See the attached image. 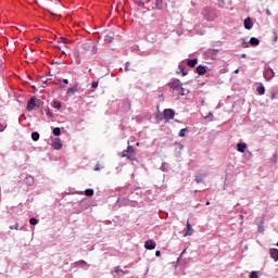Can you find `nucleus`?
I'll return each instance as SVG.
<instances>
[{
  "label": "nucleus",
  "mask_w": 278,
  "mask_h": 278,
  "mask_svg": "<svg viewBox=\"0 0 278 278\" xmlns=\"http://www.w3.org/2000/svg\"><path fill=\"white\" fill-rule=\"evenodd\" d=\"M8 129V124L7 123H0V132L5 131Z\"/></svg>",
  "instance_id": "2f4dec72"
},
{
  "label": "nucleus",
  "mask_w": 278,
  "mask_h": 278,
  "mask_svg": "<svg viewBox=\"0 0 278 278\" xmlns=\"http://www.w3.org/2000/svg\"><path fill=\"white\" fill-rule=\"evenodd\" d=\"M151 10H164V0H156L155 5H152Z\"/></svg>",
  "instance_id": "f8f14e48"
},
{
  "label": "nucleus",
  "mask_w": 278,
  "mask_h": 278,
  "mask_svg": "<svg viewBox=\"0 0 278 278\" xmlns=\"http://www.w3.org/2000/svg\"><path fill=\"white\" fill-rule=\"evenodd\" d=\"M218 55V49H207L204 52V56L206 60H216V56Z\"/></svg>",
  "instance_id": "20e7f679"
},
{
  "label": "nucleus",
  "mask_w": 278,
  "mask_h": 278,
  "mask_svg": "<svg viewBox=\"0 0 278 278\" xmlns=\"http://www.w3.org/2000/svg\"><path fill=\"white\" fill-rule=\"evenodd\" d=\"M192 225L190 223H187V231L185 232V236H192Z\"/></svg>",
  "instance_id": "bb28decb"
},
{
  "label": "nucleus",
  "mask_w": 278,
  "mask_h": 278,
  "mask_svg": "<svg viewBox=\"0 0 278 278\" xmlns=\"http://www.w3.org/2000/svg\"><path fill=\"white\" fill-rule=\"evenodd\" d=\"M52 108H54V110H62V102L59 100H53Z\"/></svg>",
  "instance_id": "5701e85b"
},
{
  "label": "nucleus",
  "mask_w": 278,
  "mask_h": 278,
  "mask_svg": "<svg viewBox=\"0 0 278 278\" xmlns=\"http://www.w3.org/2000/svg\"><path fill=\"white\" fill-rule=\"evenodd\" d=\"M64 194H71V192H65Z\"/></svg>",
  "instance_id": "338daca9"
},
{
  "label": "nucleus",
  "mask_w": 278,
  "mask_h": 278,
  "mask_svg": "<svg viewBox=\"0 0 278 278\" xmlns=\"http://www.w3.org/2000/svg\"><path fill=\"white\" fill-rule=\"evenodd\" d=\"M178 71H180V73L182 74V77H186V75H188L186 67L181 63L178 65Z\"/></svg>",
  "instance_id": "a878e982"
},
{
  "label": "nucleus",
  "mask_w": 278,
  "mask_h": 278,
  "mask_svg": "<svg viewBox=\"0 0 278 278\" xmlns=\"http://www.w3.org/2000/svg\"><path fill=\"white\" fill-rule=\"evenodd\" d=\"M176 114L177 113L175 112V110L165 109L163 113L156 114V118H159V121H166V123H168V121H173V118H175Z\"/></svg>",
  "instance_id": "f03ea898"
},
{
  "label": "nucleus",
  "mask_w": 278,
  "mask_h": 278,
  "mask_svg": "<svg viewBox=\"0 0 278 278\" xmlns=\"http://www.w3.org/2000/svg\"><path fill=\"white\" fill-rule=\"evenodd\" d=\"M242 47H244V49H249V42H247L244 39L242 41Z\"/></svg>",
  "instance_id": "49530a36"
},
{
  "label": "nucleus",
  "mask_w": 278,
  "mask_h": 278,
  "mask_svg": "<svg viewBox=\"0 0 278 278\" xmlns=\"http://www.w3.org/2000/svg\"><path fill=\"white\" fill-rule=\"evenodd\" d=\"M137 5L138 8H144V1L142 0L137 1Z\"/></svg>",
  "instance_id": "a19ab883"
},
{
  "label": "nucleus",
  "mask_w": 278,
  "mask_h": 278,
  "mask_svg": "<svg viewBox=\"0 0 278 278\" xmlns=\"http://www.w3.org/2000/svg\"><path fill=\"white\" fill-rule=\"evenodd\" d=\"M266 14H267L268 16H270V10H267V11H266Z\"/></svg>",
  "instance_id": "bf43d9fd"
},
{
  "label": "nucleus",
  "mask_w": 278,
  "mask_h": 278,
  "mask_svg": "<svg viewBox=\"0 0 278 278\" xmlns=\"http://www.w3.org/2000/svg\"><path fill=\"white\" fill-rule=\"evenodd\" d=\"M41 81H42V84H47V81H51V78H49L47 76H42Z\"/></svg>",
  "instance_id": "4c0bfd02"
},
{
  "label": "nucleus",
  "mask_w": 278,
  "mask_h": 278,
  "mask_svg": "<svg viewBox=\"0 0 278 278\" xmlns=\"http://www.w3.org/2000/svg\"><path fill=\"white\" fill-rule=\"evenodd\" d=\"M277 40H278V37H277V36H275V38H274V42H277Z\"/></svg>",
  "instance_id": "052dcab7"
},
{
  "label": "nucleus",
  "mask_w": 278,
  "mask_h": 278,
  "mask_svg": "<svg viewBox=\"0 0 278 278\" xmlns=\"http://www.w3.org/2000/svg\"><path fill=\"white\" fill-rule=\"evenodd\" d=\"M75 92H77V84L67 89L66 97H73Z\"/></svg>",
  "instance_id": "a211bd4d"
},
{
  "label": "nucleus",
  "mask_w": 278,
  "mask_h": 278,
  "mask_svg": "<svg viewBox=\"0 0 278 278\" xmlns=\"http://www.w3.org/2000/svg\"><path fill=\"white\" fill-rule=\"evenodd\" d=\"M119 190H121L122 194H127V192L129 191V189H125L123 187Z\"/></svg>",
  "instance_id": "09e8293b"
},
{
  "label": "nucleus",
  "mask_w": 278,
  "mask_h": 278,
  "mask_svg": "<svg viewBox=\"0 0 278 278\" xmlns=\"http://www.w3.org/2000/svg\"><path fill=\"white\" fill-rule=\"evenodd\" d=\"M205 205H210V201H206Z\"/></svg>",
  "instance_id": "0e129e2a"
},
{
  "label": "nucleus",
  "mask_w": 278,
  "mask_h": 278,
  "mask_svg": "<svg viewBox=\"0 0 278 278\" xmlns=\"http://www.w3.org/2000/svg\"><path fill=\"white\" fill-rule=\"evenodd\" d=\"M250 278H260V274L257 271H251L250 273Z\"/></svg>",
  "instance_id": "f704fd0d"
},
{
  "label": "nucleus",
  "mask_w": 278,
  "mask_h": 278,
  "mask_svg": "<svg viewBox=\"0 0 278 278\" xmlns=\"http://www.w3.org/2000/svg\"><path fill=\"white\" fill-rule=\"evenodd\" d=\"M256 92L257 94H260L261 97L266 94V87H264V84H261L257 88H256Z\"/></svg>",
  "instance_id": "6ab92c4d"
},
{
  "label": "nucleus",
  "mask_w": 278,
  "mask_h": 278,
  "mask_svg": "<svg viewBox=\"0 0 278 278\" xmlns=\"http://www.w3.org/2000/svg\"><path fill=\"white\" fill-rule=\"evenodd\" d=\"M24 181H25L26 186H34V182H35L33 176H26Z\"/></svg>",
  "instance_id": "b1692460"
},
{
  "label": "nucleus",
  "mask_w": 278,
  "mask_h": 278,
  "mask_svg": "<svg viewBox=\"0 0 278 278\" xmlns=\"http://www.w3.org/2000/svg\"><path fill=\"white\" fill-rule=\"evenodd\" d=\"M241 220H244V215H239Z\"/></svg>",
  "instance_id": "680f3d73"
},
{
  "label": "nucleus",
  "mask_w": 278,
  "mask_h": 278,
  "mask_svg": "<svg viewBox=\"0 0 278 278\" xmlns=\"http://www.w3.org/2000/svg\"><path fill=\"white\" fill-rule=\"evenodd\" d=\"M177 148H176V151H184V144L181 143H176Z\"/></svg>",
  "instance_id": "58836bf2"
},
{
  "label": "nucleus",
  "mask_w": 278,
  "mask_h": 278,
  "mask_svg": "<svg viewBox=\"0 0 278 278\" xmlns=\"http://www.w3.org/2000/svg\"><path fill=\"white\" fill-rule=\"evenodd\" d=\"M124 104L127 105L126 106V112H129L130 108H129V100H125Z\"/></svg>",
  "instance_id": "c03bdc74"
},
{
  "label": "nucleus",
  "mask_w": 278,
  "mask_h": 278,
  "mask_svg": "<svg viewBox=\"0 0 278 278\" xmlns=\"http://www.w3.org/2000/svg\"><path fill=\"white\" fill-rule=\"evenodd\" d=\"M80 194H85V197H94V189H86L84 192H80Z\"/></svg>",
  "instance_id": "412c9836"
},
{
  "label": "nucleus",
  "mask_w": 278,
  "mask_h": 278,
  "mask_svg": "<svg viewBox=\"0 0 278 278\" xmlns=\"http://www.w3.org/2000/svg\"><path fill=\"white\" fill-rule=\"evenodd\" d=\"M91 88H93V90L97 89V88H99V80H93V81L91 83Z\"/></svg>",
  "instance_id": "c9c22d12"
},
{
  "label": "nucleus",
  "mask_w": 278,
  "mask_h": 278,
  "mask_svg": "<svg viewBox=\"0 0 278 278\" xmlns=\"http://www.w3.org/2000/svg\"><path fill=\"white\" fill-rule=\"evenodd\" d=\"M276 99V94L271 93V100Z\"/></svg>",
  "instance_id": "13d9d810"
},
{
  "label": "nucleus",
  "mask_w": 278,
  "mask_h": 278,
  "mask_svg": "<svg viewBox=\"0 0 278 278\" xmlns=\"http://www.w3.org/2000/svg\"><path fill=\"white\" fill-rule=\"evenodd\" d=\"M94 170H96V172L101 170V167L99 166V164L96 165Z\"/></svg>",
  "instance_id": "3c124183"
},
{
  "label": "nucleus",
  "mask_w": 278,
  "mask_h": 278,
  "mask_svg": "<svg viewBox=\"0 0 278 278\" xmlns=\"http://www.w3.org/2000/svg\"><path fill=\"white\" fill-rule=\"evenodd\" d=\"M155 247H157V244L153 239L147 240L144 242V249H147V251H153Z\"/></svg>",
  "instance_id": "1a4fd4ad"
},
{
  "label": "nucleus",
  "mask_w": 278,
  "mask_h": 278,
  "mask_svg": "<svg viewBox=\"0 0 278 278\" xmlns=\"http://www.w3.org/2000/svg\"><path fill=\"white\" fill-rule=\"evenodd\" d=\"M249 45H251V47H258L260 39H257L256 37H252L250 38Z\"/></svg>",
  "instance_id": "aec40b11"
},
{
  "label": "nucleus",
  "mask_w": 278,
  "mask_h": 278,
  "mask_svg": "<svg viewBox=\"0 0 278 278\" xmlns=\"http://www.w3.org/2000/svg\"><path fill=\"white\" fill-rule=\"evenodd\" d=\"M207 21H214V13H212L211 17H206Z\"/></svg>",
  "instance_id": "603ef678"
},
{
  "label": "nucleus",
  "mask_w": 278,
  "mask_h": 278,
  "mask_svg": "<svg viewBox=\"0 0 278 278\" xmlns=\"http://www.w3.org/2000/svg\"><path fill=\"white\" fill-rule=\"evenodd\" d=\"M169 88H172L174 92H178L180 97H188L190 94V89L185 88L184 84H181L179 80H174L170 83Z\"/></svg>",
  "instance_id": "f257e3e1"
},
{
  "label": "nucleus",
  "mask_w": 278,
  "mask_h": 278,
  "mask_svg": "<svg viewBox=\"0 0 278 278\" xmlns=\"http://www.w3.org/2000/svg\"><path fill=\"white\" fill-rule=\"evenodd\" d=\"M237 151L239 153H244V151H247V143L245 142L237 143Z\"/></svg>",
  "instance_id": "dca6fc26"
},
{
  "label": "nucleus",
  "mask_w": 278,
  "mask_h": 278,
  "mask_svg": "<svg viewBox=\"0 0 278 278\" xmlns=\"http://www.w3.org/2000/svg\"><path fill=\"white\" fill-rule=\"evenodd\" d=\"M129 66H130V63L129 62H126L125 63V67H124V71L127 73L129 72Z\"/></svg>",
  "instance_id": "37998d69"
},
{
  "label": "nucleus",
  "mask_w": 278,
  "mask_h": 278,
  "mask_svg": "<svg viewBox=\"0 0 278 278\" xmlns=\"http://www.w3.org/2000/svg\"><path fill=\"white\" fill-rule=\"evenodd\" d=\"M199 64V59H187V66H190V68H194Z\"/></svg>",
  "instance_id": "4468645a"
},
{
  "label": "nucleus",
  "mask_w": 278,
  "mask_h": 278,
  "mask_svg": "<svg viewBox=\"0 0 278 278\" xmlns=\"http://www.w3.org/2000/svg\"><path fill=\"white\" fill-rule=\"evenodd\" d=\"M186 131H188V128H181L178 134L179 138H186Z\"/></svg>",
  "instance_id": "c85d7f7f"
},
{
  "label": "nucleus",
  "mask_w": 278,
  "mask_h": 278,
  "mask_svg": "<svg viewBox=\"0 0 278 278\" xmlns=\"http://www.w3.org/2000/svg\"><path fill=\"white\" fill-rule=\"evenodd\" d=\"M35 108H36V97H31L27 102L26 110L27 112H31L35 110Z\"/></svg>",
  "instance_id": "6e6552de"
},
{
  "label": "nucleus",
  "mask_w": 278,
  "mask_h": 278,
  "mask_svg": "<svg viewBox=\"0 0 278 278\" xmlns=\"http://www.w3.org/2000/svg\"><path fill=\"white\" fill-rule=\"evenodd\" d=\"M204 118L205 121H212L214 118V113L210 112Z\"/></svg>",
  "instance_id": "e433bc0d"
},
{
  "label": "nucleus",
  "mask_w": 278,
  "mask_h": 278,
  "mask_svg": "<svg viewBox=\"0 0 278 278\" xmlns=\"http://www.w3.org/2000/svg\"><path fill=\"white\" fill-rule=\"evenodd\" d=\"M195 73H198V75H205V73H207V66L198 65L195 68Z\"/></svg>",
  "instance_id": "ddd939ff"
},
{
  "label": "nucleus",
  "mask_w": 278,
  "mask_h": 278,
  "mask_svg": "<svg viewBox=\"0 0 278 278\" xmlns=\"http://www.w3.org/2000/svg\"><path fill=\"white\" fill-rule=\"evenodd\" d=\"M116 205L119 207H127V205H129V195H121L116 201Z\"/></svg>",
  "instance_id": "39448f33"
},
{
  "label": "nucleus",
  "mask_w": 278,
  "mask_h": 278,
  "mask_svg": "<svg viewBox=\"0 0 278 278\" xmlns=\"http://www.w3.org/2000/svg\"><path fill=\"white\" fill-rule=\"evenodd\" d=\"M258 232L264 233V225H258Z\"/></svg>",
  "instance_id": "de8ad7c7"
},
{
  "label": "nucleus",
  "mask_w": 278,
  "mask_h": 278,
  "mask_svg": "<svg viewBox=\"0 0 278 278\" xmlns=\"http://www.w3.org/2000/svg\"><path fill=\"white\" fill-rule=\"evenodd\" d=\"M46 114H47V116H49V118H53L54 117L53 111H51V109H47Z\"/></svg>",
  "instance_id": "473e14b6"
},
{
  "label": "nucleus",
  "mask_w": 278,
  "mask_h": 278,
  "mask_svg": "<svg viewBox=\"0 0 278 278\" xmlns=\"http://www.w3.org/2000/svg\"><path fill=\"white\" fill-rule=\"evenodd\" d=\"M63 54H66V52L62 51Z\"/></svg>",
  "instance_id": "774afa93"
},
{
  "label": "nucleus",
  "mask_w": 278,
  "mask_h": 278,
  "mask_svg": "<svg viewBox=\"0 0 278 278\" xmlns=\"http://www.w3.org/2000/svg\"><path fill=\"white\" fill-rule=\"evenodd\" d=\"M155 256H156V257H161V256H162V251L157 250V251L155 252Z\"/></svg>",
  "instance_id": "8fccbe9b"
},
{
  "label": "nucleus",
  "mask_w": 278,
  "mask_h": 278,
  "mask_svg": "<svg viewBox=\"0 0 278 278\" xmlns=\"http://www.w3.org/2000/svg\"><path fill=\"white\" fill-rule=\"evenodd\" d=\"M38 223H39V220H38V218H36V217H31V218L29 219V224L33 225V226L38 225Z\"/></svg>",
  "instance_id": "c756f323"
},
{
  "label": "nucleus",
  "mask_w": 278,
  "mask_h": 278,
  "mask_svg": "<svg viewBox=\"0 0 278 278\" xmlns=\"http://www.w3.org/2000/svg\"><path fill=\"white\" fill-rule=\"evenodd\" d=\"M129 153H134V146H128L127 149L122 152V156L129 157Z\"/></svg>",
  "instance_id": "2eb2a0df"
},
{
  "label": "nucleus",
  "mask_w": 278,
  "mask_h": 278,
  "mask_svg": "<svg viewBox=\"0 0 278 278\" xmlns=\"http://www.w3.org/2000/svg\"><path fill=\"white\" fill-rule=\"evenodd\" d=\"M31 140H34V142H38L40 140V134L38 131H33Z\"/></svg>",
  "instance_id": "393cba45"
},
{
  "label": "nucleus",
  "mask_w": 278,
  "mask_h": 278,
  "mask_svg": "<svg viewBox=\"0 0 278 278\" xmlns=\"http://www.w3.org/2000/svg\"><path fill=\"white\" fill-rule=\"evenodd\" d=\"M63 84H65V86H68V79H67V78H64V79H63Z\"/></svg>",
  "instance_id": "5fc2aeb1"
},
{
  "label": "nucleus",
  "mask_w": 278,
  "mask_h": 278,
  "mask_svg": "<svg viewBox=\"0 0 278 278\" xmlns=\"http://www.w3.org/2000/svg\"><path fill=\"white\" fill-rule=\"evenodd\" d=\"M185 253H186V249L182 250V252H181V254H180V257H181V255H184Z\"/></svg>",
  "instance_id": "e2e57ef3"
},
{
  "label": "nucleus",
  "mask_w": 278,
  "mask_h": 278,
  "mask_svg": "<svg viewBox=\"0 0 278 278\" xmlns=\"http://www.w3.org/2000/svg\"><path fill=\"white\" fill-rule=\"evenodd\" d=\"M53 136H62V129L60 127H54L52 130Z\"/></svg>",
  "instance_id": "cd10ccee"
},
{
  "label": "nucleus",
  "mask_w": 278,
  "mask_h": 278,
  "mask_svg": "<svg viewBox=\"0 0 278 278\" xmlns=\"http://www.w3.org/2000/svg\"><path fill=\"white\" fill-rule=\"evenodd\" d=\"M235 73H236V75H238L239 73H240V70H235Z\"/></svg>",
  "instance_id": "4d7b16f0"
},
{
  "label": "nucleus",
  "mask_w": 278,
  "mask_h": 278,
  "mask_svg": "<svg viewBox=\"0 0 278 278\" xmlns=\"http://www.w3.org/2000/svg\"><path fill=\"white\" fill-rule=\"evenodd\" d=\"M111 275H113L114 278L125 277V270L121 269V266H117L112 270Z\"/></svg>",
  "instance_id": "423d86ee"
},
{
  "label": "nucleus",
  "mask_w": 278,
  "mask_h": 278,
  "mask_svg": "<svg viewBox=\"0 0 278 278\" xmlns=\"http://www.w3.org/2000/svg\"><path fill=\"white\" fill-rule=\"evenodd\" d=\"M263 77L264 79H266V81H273V79L275 78V70H273V67L270 66L265 67L263 72Z\"/></svg>",
  "instance_id": "7ed1b4c3"
},
{
  "label": "nucleus",
  "mask_w": 278,
  "mask_h": 278,
  "mask_svg": "<svg viewBox=\"0 0 278 278\" xmlns=\"http://www.w3.org/2000/svg\"><path fill=\"white\" fill-rule=\"evenodd\" d=\"M207 177V174L199 173L195 175V181L198 184H203V180Z\"/></svg>",
  "instance_id": "f3484780"
},
{
  "label": "nucleus",
  "mask_w": 278,
  "mask_h": 278,
  "mask_svg": "<svg viewBox=\"0 0 278 278\" xmlns=\"http://www.w3.org/2000/svg\"><path fill=\"white\" fill-rule=\"evenodd\" d=\"M74 265L77 267V268H84L85 266H88V263L84 260H80L78 262H75Z\"/></svg>",
  "instance_id": "4be33fe9"
},
{
  "label": "nucleus",
  "mask_w": 278,
  "mask_h": 278,
  "mask_svg": "<svg viewBox=\"0 0 278 278\" xmlns=\"http://www.w3.org/2000/svg\"><path fill=\"white\" fill-rule=\"evenodd\" d=\"M218 8H225V0H218Z\"/></svg>",
  "instance_id": "79ce46f5"
},
{
  "label": "nucleus",
  "mask_w": 278,
  "mask_h": 278,
  "mask_svg": "<svg viewBox=\"0 0 278 278\" xmlns=\"http://www.w3.org/2000/svg\"><path fill=\"white\" fill-rule=\"evenodd\" d=\"M9 229H16V230H18V223H15L14 225L10 226Z\"/></svg>",
  "instance_id": "a18cd8bd"
},
{
  "label": "nucleus",
  "mask_w": 278,
  "mask_h": 278,
  "mask_svg": "<svg viewBox=\"0 0 278 278\" xmlns=\"http://www.w3.org/2000/svg\"><path fill=\"white\" fill-rule=\"evenodd\" d=\"M58 42L59 43L63 42V45H67L68 43V38L61 37V38H59Z\"/></svg>",
  "instance_id": "7c9ffc66"
},
{
  "label": "nucleus",
  "mask_w": 278,
  "mask_h": 278,
  "mask_svg": "<svg viewBox=\"0 0 278 278\" xmlns=\"http://www.w3.org/2000/svg\"><path fill=\"white\" fill-rule=\"evenodd\" d=\"M146 3H151V0H148Z\"/></svg>",
  "instance_id": "69168bd1"
},
{
  "label": "nucleus",
  "mask_w": 278,
  "mask_h": 278,
  "mask_svg": "<svg viewBox=\"0 0 278 278\" xmlns=\"http://www.w3.org/2000/svg\"><path fill=\"white\" fill-rule=\"evenodd\" d=\"M269 162H270L271 164H276V163H277V156H276V154L273 155V157L269 160Z\"/></svg>",
  "instance_id": "ea45409f"
},
{
  "label": "nucleus",
  "mask_w": 278,
  "mask_h": 278,
  "mask_svg": "<svg viewBox=\"0 0 278 278\" xmlns=\"http://www.w3.org/2000/svg\"><path fill=\"white\" fill-rule=\"evenodd\" d=\"M160 170H162V173H168V169L166 168V163H162Z\"/></svg>",
  "instance_id": "72a5a7b5"
},
{
  "label": "nucleus",
  "mask_w": 278,
  "mask_h": 278,
  "mask_svg": "<svg viewBox=\"0 0 278 278\" xmlns=\"http://www.w3.org/2000/svg\"><path fill=\"white\" fill-rule=\"evenodd\" d=\"M243 27L244 29H248V31H250V29H253V20L251 17H247L243 22Z\"/></svg>",
  "instance_id": "9d476101"
},
{
  "label": "nucleus",
  "mask_w": 278,
  "mask_h": 278,
  "mask_svg": "<svg viewBox=\"0 0 278 278\" xmlns=\"http://www.w3.org/2000/svg\"><path fill=\"white\" fill-rule=\"evenodd\" d=\"M269 256L274 262H278V249L277 248H271L269 249Z\"/></svg>",
  "instance_id": "9b49d317"
},
{
  "label": "nucleus",
  "mask_w": 278,
  "mask_h": 278,
  "mask_svg": "<svg viewBox=\"0 0 278 278\" xmlns=\"http://www.w3.org/2000/svg\"><path fill=\"white\" fill-rule=\"evenodd\" d=\"M241 58L247 59V53H242Z\"/></svg>",
  "instance_id": "6e6d98bb"
},
{
  "label": "nucleus",
  "mask_w": 278,
  "mask_h": 278,
  "mask_svg": "<svg viewBox=\"0 0 278 278\" xmlns=\"http://www.w3.org/2000/svg\"><path fill=\"white\" fill-rule=\"evenodd\" d=\"M64 144L62 143V139L60 138H54L52 140V148L55 150V151H60L62 149Z\"/></svg>",
  "instance_id": "0eeeda50"
},
{
  "label": "nucleus",
  "mask_w": 278,
  "mask_h": 278,
  "mask_svg": "<svg viewBox=\"0 0 278 278\" xmlns=\"http://www.w3.org/2000/svg\"><path fill=\"white\" fill-rule=\"evenodd\" d=\"M105 40H106L108 42H112V37L106 36Z\"/></svg>",
  "instance_id": "864d4df0"
}]
</instances>
